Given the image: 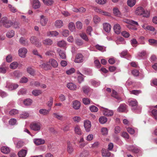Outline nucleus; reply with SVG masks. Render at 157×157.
<instances>
[{
    "mask_svg": "<svg viewBox=\"0 0 157 157\" xmlns=\"http://www.w3.org/2000/svg\"><path fill=\"white\" fill-rule=\"evenodd\" d=\"M138 102L135 99H132L129 101V105L132 106V110L137 113H140L141 107L140 106H137Z\"/></svg>",
    "mask_w": 157,
    "mask_h": 157,
    "instance_id": "1",
    "label": "nucleus"
},
{
    "mask_svg": "<svg viewBox=\"0 0 157 157\" xmlns=\"http://www.w3.org/2000/svg\"><path fill=\"white\" fill-rule=\"evenodd\" d=\"M135 14L138 15H143V17H148L150 15L149 11L145 10L141 6L138 7L135 11Z\"/></svg>",
    "mask_w": 157,
    "mask_h": 157,
    "instance_id": "2",
    "label": "nucleus"
},
{
    "mask_svg": "<svg viewBox=\"0 0 157 157\" xmlns=\"http://www.w3.org/2000/svg\"><path fill=\"white\" fill-rule=\"evenodd\" d=\"M13 24L12 22L8 20L6 17L2 18L0 21V25L7 28L10 27Z\"/></svg>",
    "mask_w": 157,
    "mask_h": 157,
    "instance_id": "3",
    "label": "nucleus"
},
{
    "mask_svg": "<svg viewBox=\"0 0 157 157\" xmlns=\"http://www.w3.org/2000/svg\"><path fill=\"white\" fill-rule=\"evenodd\" d=\"M41 123L39 121H35L32 122L30 125L31 129L35 131H38L40 130L41 127Z\"/></svg>",
    "mask_w": 157,
    "mask_h": 157,
    "instance_id": "4",
    "label": "nucleus"
},
{
    "mask_svg": "<svg viewBox=\"0 0 157 157\" xmlns=\"http://www.w3.org/2000/svg\"><path fill=\"white\" fill-rule=\"evenodd\" d=\"M33 7L34 9H38L40 7L41 4L39 0H30Z\"/></svg>",
    "mask_w": 157,
    "mask_h": 157,
    "instance_id": "5",
    "label": "nucleus"
},
{
    "mask_svg": "<svg viewBox=\"0 0 157 157\" xmlns=\"http://www.w3.org/2000/svg\"><path fill=\"white\" fill-rule=\"evenodd\" d=\"M28 52L27 49L25 48H20L18 50V55L21 58H25L26 57V54Z\"/></svg>",
    "mask_w": 157,
    "mask_h": 157,
    "instance_id": "6",
    "label": "nucleus"
},
{
    "mask_svg": "<svg viewBox=\"0 0 157 157\" xmlns=\"http://www.w3.org/2000/svg\"><path fill=\"white\" fill-rule=\"evenodd\" d=\"M84 126L86 132H89L91 126V122L88 120H85L84 121Z\"/></svg>",
    "mask_w": 157,
    "mask_h": 157,
    "instance_id": "7",
    "label": "nucleus"
},
{
    "mask_svg": "<svg viewBox=\"0 0 157 157\" xmlns=\"http://www.w3.org/2000/svg\"><path fill=\"white\" fill-rule=\"evenodd\" d=\"M83 61V56L80 53L77 55L74 60V62L76 63H81Z\"/></svg>",
    "mask_w": 157,
    "mask_h": 157,
    "instance_id": "8",
    "label": "nucleus"
},
{
    "mask_svg": "<svg viewBox=\"0 0 157 157\" xmlns=\"http://www.w3.org/2000/svg\"><path fill=\"white\" fill-rule=\"evenodd\" d=\"M13 140L15 144L17 143L16 144V147L17 148H19L22 147L23 145V143L21 140H19L18 138H13Z\"/></svg>",
    "mask_w": 157,
    "mask_h": 157,
    "instance_id": "9",
    "label": "nucleus"
},
{
    "mask_svg": "<svg viewBox=\"0 0 157 157\" xmlns=\"http://www.w3.org/2000/svg\"><path fill=\"white\" fill-rule=\"evenodd\" d=\"M33 142L36 145H40L45 143V140L41 138L34 139L33 140Z\"/></svg>",
    "mask_w": 157,
    "mask_h": 157,
    "instance_id": "10",
    "label": "nucleus"
},
{
    "mask_svg": "<svg viewBox=\"0 0 157 157\" xmlns=\"http://www.w3.org/2000/svg\"><path fill=\"white\" fill-rule=\"evenodd\" d=\"M103 29L105 32L107 33L110 32L111 26V25L107 23H105L103 24Z\"/></svg>",
    "mask_w": 157,
    "mask_h": 157,
    "instance_id": "11",
    "label": "nucleus"
},
{
    "mask_svg": "<svg viewBox=\"0 0 157 157\" xmlns=\"http://www.w3.org/2000/svg\"><path fill=\"white\" fill-rule=\"evenodd\" d=\"M81 103L79 101L75 100L73 101L72 107L75 109L78 110L79 109Z\"/></svg>",
    "mask_w": 157,
    "mask_h": 157,
    "instance_id": "12",
    "label": "nucleus"
},
{
    "mask_svg": "<svg viewBox=\"0 0 157 157\" xmlns=\"http://www.w3.org/2000/svg\"><path fill=\"white\" fill-rule=\"evenodd\" d=\"M67 86L68 89L71 90H75L77 89L76 85L72 82L68 83Z\"/></svg>",
    "mask_w": 157,
    "mask_h": 157,
    "instance_id": "13",
    "label": "nucleus"
},
{
    "mask_svg": "<svg viewBox=\"0 0 157 157\" xmlns=\"http://www.w3.org/2000/svg\"><path fill=\"white\" fill-rule=\"evenodd\" d=\"M18 86L17 84L13 83H9L7 85L6 87L8 88L9 90H12L16 89Z\"/></svg>",
    "mask_w": 157,
    "mask_h": 157,
    "instance_id": "14",
    "label": "nucleus"
},
{
    "mask_svg": "<svg viewBox=\"0 0 157 157\" xmlns=\"http://www.w3.org/2000/svg\"><path fill=\"white\" fill-rule=\"evenodd\" d=\"M48 19L44 15L40 16V23L42 26H45L47 24Z\"/></svg>",
    "mask_w": 157,
    "mask_h": 157,
    "instance_id": "15",
    "label": "nucleus"
},
{
    "mask_svg": "<svg viewBox=\"0 0 157 157\" xmlns=\"http://www.w3.org/2000/svg\"><path fill=\"white\" fill-rule=\"evenodd\" d=\"M54 25L56 28H60L63 26V22L61 20H57L55 22Z\"/></svg>",
    "mask_w": 157,
    "mask_h": 157,
    "instance_id": "16",
    "label": "nucleus"
},
{
    "mask_svg": "<svg viewBox=\"0 0 157 157\" xmlns=\"http://www.w3.org/2000/svg\"><path fill=\"white\" fill-rule=\"evenodd\" d=\"M112 96L117 100V102L119 103L122 101L121 98L118 95L117 93L114 90L112 91Z\"/></svg>",
    "mask_w": 157,
    "mask_h": 157,
    "instance_id": "17",
    "label": "nucleus"
},
{
    "mask_svg": "<svg viewBox=\"0 0 157 157\" xmlns=\"http://www.w3.org/2000/svg\"><path fill=\"white\" fill-rule=\"evenodd\" d=\"M113 29L116 34H119L121 32V27L118 24H116L114 25Z\"/></svg>",
    "mask_w": 157,
    "mask_h": 157,
    "instance_id": "18",
    "label": "nucleus"
},
{
    "mask_svg": "<svg viewBox=\"0 0 157 157\" xmlns=\"http://www.w3.org/2000/svg\"><path fill=\"white\" fill-rule=\"evenodd\" d=\"M104 115L108 116H111L113 115V110H110L107 109H105L103 111Z\"/></svg>",
    "mask_w": 157,
    "mask_h": 157,
    "instance_id": "19",
    "label": "nucleus"
},
{
    "mask_svg": "<svg viewBox=\"0 0 157 157\" xmlns=\"http://www.w3.org/2000/svg\"><path fill=\"white\" fill-rule=\"evenodd\" d=\"M51 66L54 68H56L58 66L57 62L53 59H51L49 61Z\"/></svg>",
    "mask_w": 157,
    "mask_h": 157,
    "instance_id": "20",
    "label": "nucleus"
},
{
    "mask_svg": "<svg viewBox=\"0 0 157 157\" xmlns=\"http://www.w3.org/2000/svg\"><path fill=\"white\" fill-rule=\"evenodd\" d=\"M57 51L58 52L59 55L61 58L63 59H65L66 58V55L65 51L58 48Z\"/></svg>",
    "mask_w": 157,
    "mask_h": 157,
    "instance_id": "21",
    "label": "nucleus"
},
{
    "mask_svg": "<svg viewBox=\"0 0 157 157\" xmlns=\"http://www.w3.org/2000/svg\"><path fill=\"white\" fill-rule=\"evenodd\" d=\"M53 41L49 38H47L42 41L43 44L45 45H50L53 44Z\"/></svg>",
    "mask_w": 157,
    "mask_h": 157,
    "instance_id": "22",
    "label": "nucleus"
},
{
    "mask_svg": "<svg viewBox=\"0 0 157 157\" xmlns=\"http://www.w3.org/2000/svg\"><path fill=\"white\" fill-rule=\"evenodd\" d=\"M29 116V113L26 111H23L20 113L18 117L21 118L25 119L28 117Z\"/></svg>",
    "mask_w": 157,
    "mask_h": 157,
    "instance_id": "23",
    "label": "nucleus"
},
{
    "mask_svg": "<svg viewBox=\"0 0 157 157\" xmlns=\"http://www.w3.org/2000/svg\"><path fill=\"white\" fill-rule=\"evenodd\" d=\"M59 34V33L56 31H49L47 33V35L48 36L51 37L56 36Z\"/></svg>",
    "mask_w": 157,
    "mask_h": 157,
    "instance_id": "24",
    "label": "nucleus"
},
{
    "mask_svg": "<svg viewBox=\"0 0 157 157\" xmlns=\"http://www.w3.org/2000/svg\"><path fill=\"white\" fill-rule=\"evenodd\" d=\"M57 44L59 47L66 48L67 43L64 40H62L58 41L57 42Z\"/></svg>",
    "mask_w": 157,
    "mask_h": 157,
    "instance_id": "25",
    "label": "nucleus"
},
{
    "mask_svg": "<svg viewBox=\"0 0 157 157\" xmlns=\"http://www.w3.org/2000/svg\"><path fill=\"white\" fill-rule=\"evenodd\" d=\"M142 26L145 30H149L152 31H154L155 30V29L154 27L145 24L143 25Z\"/></svg>",
    "mask_w": 157,
    "mask_h": 157,
    "instance_id": "26",
    "label": "nucleus"
},
{
    "mask_svg": "<svg viewBox=\"0 0 157 157\" xmlns=\"http://www.w3.org/2000/svg\"><path fill=\"white\" fill-rule=\"evenodd\" d=\"M51 110V108L48 109H40L39 113L43 115H46L48 114Z\"/></svg>",
    "mask_w": 157,
    "mask_h": 157,
    "instance_id": "27",
    "label": "nucleus"
},
{
    "mask_svg": "<svg viewBox=\"0 0 157 157\" xmlns=\"http://www.w3.org/2000/svg\"><path fill=\"white\" fill-rule=\"evenodd\" d=\"M67 151L69 154H71L72 153L74 149L72 147L71 144L70 142H68L67 143Z\"/></svg>",
    "mask_w": 157,
    "mask_h": 157,
    "instance_id": "28",
    "label": "nucleus"
},
{
    "mask_svg": "<svg viewBox=\"0 0 157 157\" xmlns=\"http://www.w3.org/2000/svg\"><path fill=\"white\" fill-rule=\"evenodd\" d=\"M126 105L124 104H121L117 109L118 111L123 112L125 111L126 109Z\"/></svg>",
    "mask_w": 157,
    "mask_h": 157,
    "instance_id": "29",
    "label": "nucleus"
},
{
    "mask_svg": "<svg viewBox=\"0 0 157 157\" xmlns=\"http://www.w3.org/2000/svg\"><path fill=\"white\" fill-rule=\"evenodd\" d=\"M2 152L4 154H7L10 152L9 148L6 146H3L1 148Z\"/></svg>",
    "mask_w": 157,
    "mask_h": 157,
    "instance_id": "30",
    "label": "nucleus"
},
{
    "mask_svg": "<svg viewBox=\"0 0 157 157\" xmlns=\"http://www.w3.org/2000/svg\"><path fill=\"white\" fill-rule=\"evenodd\" d=\"M27 154V151L25 150H22L18 153L19 157H25Z\"/></svg>",
    "mask_w": 157,
    "mask_h": 157,
    "instance_id": "31",
    "label": "nucleus"
},
{
    "mask_svg": "<svg viewBox=\"0 0 157 157\" xmlns=\"http://www.w3.org/2000/svg\"><path fill=\"white\" fill-rule=\"evenodd\" d=\"M18 63L16 62H13L11 63L10 65V67L13 69H16L17 67Z\"/></svg>",
    "mask_w": 157,
    "mask_h": 157,
    "instance_id": "32",
    "label": "nucleus"
},
{
    "mask_svg": "<svg viewBox=\"0 0 157 157\" xmlns=\"http://www.w3.org/2000/svg\"><path fill=\"white\" fill-rule=\"evenodd\" d=\"M18 110L15 109H13L11 110L9 112V114L11 116H16L19 113Z\"/></svg>",
    "mask_w": 157,
    "mask_h": 157,
    "instance_id": "33",
    "label": "nucleus"
},
{
    "mask_svg": "<svg viewBox=\"0 0 157 157\" xmlns=\"http://www.w3.org/2000/svg\"><path fill=\"white\" fill-rule=\"evenodd\" d=\"M42 93L41 90H34L32 92V94L33 95L35 96H37L40 94Z\"/></svg>",
    "mask_w": 157,
    "mask_h": 157,
    "instance_id": "34",
    "label": "nucleus"
},
{
    "mask_svg": "<svg viewBox=\"0 0 157 157\" xmlns=\"http://www.w3.org/2000/svg\"><path fill=\"white\" fill-rule=\"evenodd\" d=\"M75 131L76 134L79 135L82 134V132L79 126L78 125L76 126L75 128Z\"/></svg>",
    "mask_w": 157,
    "mask_h": 157,
    "instance_id": "35",
    "label": "nucleus"
},
{
    "mask_svg": "<svg viewBox=\"0 0 157 157\" xmlns=\"http://www.w3.org/2000/svg\"><path fill=\"white\" fill-rule=\"evenodd\" d=\"M53 115L55 118L59 120L62 121L63 120V116L60 115L58 113H54Z\"/></svg>",
    "mask_w": 157,
    "mask_h": 157,
    "instance_id": "36",
    "label": "nucleus"
},
{
    "mask_svg": "<svg viewBox=\"0 0 157 157\" xmlns=\"http://www.w3.org/2000/svg\"><path fill=\"white\" fill-rule=\"evenodd\" d=\"M68 28L71 32L74 31L75 29V25L73 22H71L69 23Z\"/></svg>",
    "mask_w": 157,
    "mask_h": 157,
    "instance_id": "37",
    "label": "nucleus"
},
{
    "mask_svg": "<svg viewBox=\"0 0 157 157\" xmlns=\"http://www.w3.org/2000/svg\"><path fill=\"white\" fill-rule=\"evenodd\" d=\"M27 72L31 75L34 76L35 75V71L31 67H29L27 69Z\"/></svg>",
    "mask_w": 157,
    "mask_h": 157,
    "instance_id": "38",
    "label": "nucleus"
},
{
    "mask_svg": "<svg viewBox=\"0 0 157 157\" xmlns=\"http://www.w3.org/2000/svg\"><path fill=\"white\" fill-rule=\"evenodd\" d=\"M32 103V100L29 98L25 99L24 101V104L26 106L30 105Z\"/></svg>",
    "mask_w": 157,
    "mask_h": 157,
    "instance_id": "39",
    "label": "nucleus"
},
{
    "mask_svg": "<svg viewBox=\"0 0 157 157\" xmlns=\"http://www.w3.org/2000/svg\"><path fill=\"white\" fill-rule=\"evenodd\" d=\"M136 3V0H128L127 4L128 5L131 7H132L134 6Z\"/></svg>",
    "mask_w": 157,
    "mask_h": 157,
    "instance_id": "40",
    "label": "nucleus"
},
{
    "mask_svg": "<svg viewBox=\"0 0 157 157\" xmlns=\"http://www.w3.org/2000/svg\"><path fill=\"white\" fill-rule=\"evenodd\" d=\"M19 42L20 43L24 45H26L28 44V40L23 37H21L20 38Z\"/></svg>",
    "mask_w": 157,
    "mask_h": 157,
    "instance_id": "41",
    "label": "nucleus"
},
{
    "mask_svg": "<svg viewBox=\"0 0 157 157\" xmlns=\"http://www.w3.org/2000/svg\"><path fill=\"white\" fill-rule=\"evenodd\" d=\"M53 101V98L52 97H50L49 100L48 101L47 105L49 107L51 108L52 105Z\"/></svg>",
    "mask_w": 157,
    "mask_h": 157,
    "instance_id": "42",
    "label": "nucleus"
},
{
    "mask_svg": "<svg viewBox=\"0 0 157 157\" xmlns=\"http://www.w3.org/2000/svg\"><path fill=\"white\" fill-rule=\"evenodd\" d=\"M102 154L103 157H109L110 156V152L107 150L103 151Z\"/></svg>",
    "mask_w": 157,
    "mask_h": 157,
    "instance_id": "43",
    "label": "nucleus"
},
{
    "mask_svg": "<svg viewBox=\"0 0 157 157\" xmlns=\"http://www.w3.org/2000/svg\"><path fill=\"white\" fill-rule=\"evenodd\" d=\"M82 90L85 94H87L90 91V88L88 86H84L82 87Z\"/></svg>",
    "mask_w": 157,
    "mask_h": 157,
    "instance_id": "44",
    "label": "nucleus"
},
{
    "mask_svg": "<svg viewBox=\"0 0 157 157\" xmlns=\"http://www.w3.org/2000/svg\"><path fill=\"white\" fill-rule=\"evenodd\" d=\"M43 1L44 4L48 6L52 5L54 2L53 0H43Z\"/></svg>",
    "mask_w": 157,
    "mask_h": 157,
    "instance_id": "45",
    "label": "nucleus"
},
{
    "mask_svg": "<svg viewBox=\"0 0 157 157\" xmlns=\"http://www.w3.org/2000/svg\"><path fill=\"white\" fill-rule=\"evenodd\" d=\"M107 119L105 117H101L99 118V121L101 124H104L106 122Z\"/></svg>",
    "mask_w": 157,
    "mask_h": 157,
    "instance_id": "46",
    "label": "nucleus"
},
{
    "mask_svg": "<svg viewBox=\"0 0 157 157\" xmlns=\"http://www.w3.org/2000/svg\"><path fill=\"white\" fill-rule=\"evenodd\" d=\"M116 43L118 45L120 44H124L125 43V42L122 38H120L116 40Z\"/></svg>",
    "mask_w": 157,
    "mask_h": 157,
    "instance_id": "47",
    "label": "nucleus"
},
{
    "mask_svg": "<svg viewBox=\"0 0 157 157\" xmlns=\"http://www.w3.org/2000/svg\"><path fill=\"white\" fill-rule=\"evenodd\" d=\"M26 89L22 88L18 91L17 94L18 95H24L26 93Z\"/></svg>",
    "mask_w": 157,
    "mask_h": 157,
    "instance_id": "48",
    "label": "nucleus"
},
{
    "mask_svg": "<svg viewBox=\"0 0 157 157\" xmlns=\"http://www.w3.org/2000/svg\"><path fill=\"white\" fill-rule=\"evenodd\" d=\"M113 13L116 16L119 17L121 16V13L118 9L117 8H115L113 9Z\"/></svg>",
    "mask_w": 157,
    "mask_h": 157,
    "instance_id": "49",
    "label": "nucleus"
},
{
    "mask_svg": "<svg viewBox=\"0 0 157 157\" xmlns=\"http://www.w3.org/2000/svg\"><path fill=\"white\" fill-rule=\"evenodd\" d=\"M40 67L45 70H48L50 69V66L47 64L43 63V64L40 65Z\"/></svg>",
    "mask_w": 157,
    "mask_h": 157,
    "instance_id": "50",
    "label": "nucleus"
},
{
    "mask_svg": "<svg viewBox=\"0 0 157 157\" xmlns=\"http://www.w3.org/2000/svg\"><path fill=\"white\" fill-rule=\"evenodd\" d=\"M61 34L64 37H67L69 35V31L68 30L64 29L62 31Z\"/></svg>",
    "mask_w": 157,
    "mask_h": 157,
    "instance_id": "51",
    "label": "nucleus"
},
{
    "mask_svg": "<svg viewBox=\"0 0 157 157\" xmlns=\"http://www.w3.org/2000/svg\"><path fill=\"white\" fill-rule=\"evenodd\" d=\"M90 110L93 112H96L98 110V108L94 105H93L89 107Z\"/></svg>",
    "mask_w": 157,
    "mask_h": 157,
    "instance_id": "52",
    "label": "nucleus"
},
{
    "mask_svg": "<svg viewBox=\"0 0 157 157\" xmlns=\"http://www.w3.org/2000/svg\"><path fill=\"white\" fill-rule=\"evenodd\" d=\"M91 83L94 86L97 87L100 85V82L99 81L92 80L91 81Z\"/></svg>",
    "mask_w": 157,
    "mask_h": 157,
    "instance_id": "53",
    "label": "nucleus"
},
{
    "mask_svg": "<svg viewBox=\"0 0 157 157\" xmlns=\"http://www.w3.org/2000/svg\"><path fill=\"white\" fill-rule=\"evenodd\" d=\"M96 48L98 50L104 52L105 51V48L103 46H100L99 45H97L95 46Z\"/></svg>",
    "mask_w": 157,
    "mask_h": 157,
    "instance_id": "54",
    "label": "nucleus"
},
{
    "mask_svg": "<svg viewBox=\"0 0 157 157\" xmlns=\"http://www.w3.org/2000/svg\"><path fill=\"white\" fill-rule=\"evenodd\" d=\"M38 40V39L35 36H32L30 39V40L31 43L34 45L36 42V41H37Z\"/></svg>",
    "mask_w": 157,
    "mask_h": 157,
    "instance_id": "55",
    "label": "nucleus"
},
{
    "mask_svg": "<svg viewBox=\"0 0 157 157\" xmlns=\"http://www.w3.org/2000/svg\"><path fill=\"white\" fill-rule=\"evenodd\" d=\"M14 35V32L13 30H11L9 32H8L6 34L7 37L9 38H11Z\"/></svg>",
    "mask_w": 157,
    "mask_h": 157,
    "instance_id": "56",
    "label": "nucleus"
},
{
    "mask_svg": "<svg viewBox=\"0 0 157 157\" xmlns=\"http://www.w3.org/2000/svg\"><path fill=\"white\" fill-rule=\"evenodd\" d=\"M101 132L103 135H106L108 134V130L107 128L104 127L101 128Z\"/></svg>",
    "mask_w": 157,
    "mask_h": 157,
    "instance_id": "57",
    "label": "nucleus"
},
{
    "mask_svg": "<svg viewBox=\"0 0 157 157\" xmlns=\"http://www.w3.org/2000/svg\"><path fill=\"white\" fill-rule=\"evenodd\" d=\"M82 102L85 105L89 104L90 103V100L87 98H84L82 99Z\"/></svg>",
    "mask_w": 157,
    "mask_h": 157,
    "instance_id": "58",
    "label": "nucleus"
},
{
    "mask_svg": "<svg viewBox=\"0 0 157 157\" xmlns=\"http://www.w3.org/2000/svg\"><path fill=\"white\" fill-rule=\"evenodd\" d=\"M93 20L94 23H97L101 21V18L98 16L95 15L94 17Z\"/></svg>",
    "mask_w": 157,
    "mask_h": 157,
    "instance_id": "59",
    "label": "nucleus"
},
{
    "mask_svg": "<svg viewBox=\"0 0 157 157\" xmlns=\"http://www.w3.org/2000/svg\"><path fill=\"white\" fill-rule=\"evenodd\" d=\"M80 36L85 41H88V38L85 33H81L80 34Z\"/></svg>",
    "mask_w": 157,
    "mask_h": 157,
    "instance_id": "60",
    "label": "nucleus"
},
{
    "mask_svg": "<svg viewBox=\"0 0 157 157\" xmlns=\"http://www.w3.org/2000/svg\"><path fill=\"white\" fill-rule=\"evenodd\" d=\"M75 71V69L73 68H72L66 71V73L68 75H70L74 73Z\"/></svg>",
    "mask_w": 157,
    "mask_h": 157,
    "instance_id": "61",
    "label": "nucleus"
},
{
    "mask_svg": "<svg viewBox=\"0 0 157 157\" xmlns=\"http://www.w3.org/2000/svg\"><path fill=\"white\" fill-rule=\"evenodd\" d=\"M88 154V153L87 151H84L80 154L79 157H87Z\"/></svg>",
    "mask_w": 157,
    "mask_h": 157,
    "instance_id": "62",
    "label": "nucleus"
},
{
    "mask_svg": "<svg viewBox=\"0 0 157 157\" xmlns=\"http://www.w3.org/2000/svg\"><path fill=\"white\" fill-rule=\"evenodd\" d=\"M17 122V120L15 119L12 118L9 121V123L11 125H14Z\"/></svg>",
    "mask_w": 157,
    "mask_h": 157,
    "instance_id": "63",
    "label": "nucleus"
},
{
    "mask_svg": "<svg viewBox=\"0 0 157 157\" xmlns=\"http://www.w3.org/2000/svg\"><path fill=\"white\" fill-rule=\"evenodd\" d=\"M151 113L154 118L157 120V110L155 109H153Z\"/></svg>",
    "mask_w": 157,
    "mask_h": 157,
    "instance_id": "64",
    "label": "nucleus"
}]
</instances>
